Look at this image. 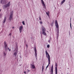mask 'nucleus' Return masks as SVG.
I'll list each match as a JSON object with an SVG mask.
<instances>
[{
  "label": "nucleus",
  "mask_w": 74,
  "mask_h": 74,
  "mask_svg": "<svg viewBox=\"0 0 74 74\" xmlns=\"http://www.w3.org/2000/svg\"><path fill=\"white\" fill-rule=\"evenodd\" d=\"M14 12L13 11H11L10 12V17L9 18V19L10 21H11V19H12V15L13 14V13Z\"/></svg>",
  "instance_id": "nucleus-6"
},
{
  "label": "nucleus",
  "mask_w": 74,
  "mask_h": 74,
  "mask_svg": "<svg viewBox=\"0 0 74 74\" xmlns=\"http://www.w3.org/2000/svg\"><path fill=\"white\" fill-rule=\"evenodd\" d=\"M1 9H0V12H1Z\"/></svg>",
  "instance_id": "nucleus-33"
},
{
  "label": "nucleus",
  "mask_w": 74,
  "mask_h": 74,
  "mask_svg": "<svg viewBox=\"0 0 74 74\" xmlns=\"http://www.w3.org/2000/svg\"><path fill=\"white\" fill-rule=\"evenodd\" d=\"M39 20L41 21V17L40 16L39 17Z\"/></svg>",
  "instance_id": "nucleus-25"
},
{
  "label": "nucleus",
  "mask_w": 74,
  "mask_h": 74,
  "mask_svg": "<svg viewBox=\"0 0 74 74\" xmlns=\"http://www.w3.org/2000/svg\"><path fill=\"white\" fill-rule=\"evenodd\" d=\"M71 18H70V20H71Z\"/></svg>",
  "instance_id": "nucleus-34"
},
{
  "label": "nucleus",
  "mask_w": 74,
  "mask_h": 74,
  "mask_svg": "<svg viewBox=\"0 0 74 74\" xmlns=\"http://www.w3.org/2000/svg\"><path fill=\"white\" fill-rule=\"evenodd\" d=\"M53 65L52 64L50 71V74H53Z\"/></svg>",
  "instance_id": "nucleus-7"
},
{
  "label": "nucleus",
  "mask_w": 74,
  "mask_h": 74,
  "mask_svg": "<svg viewBox=\"0 0 74 74\" xmlns=\"http://www.w3.org/2000/svg\"><path fill=\"white\" fill-rule=\"evenodd\" d=\"M40 34H41V36H42V35H41V32H40Z\"/></svg>",
  "instance_id": "nucleus-32"
},
{
  "label": "nucleus",
  "mask_w": 74,
  "mask_h": 74,
  "mask_svg": "<svg viewBox=\"0 0 74 74\" xmlns=\"http://www.w3.org/2000/svg\"><path fill=\"white\" fill-rule=\"evenodd\" d=\"M31 68L33 69H35V66L34 65L32 64L31 65Z\"/></svg>",
  "instance_id": "nucleus-18"
},
{
  "label": "nucleus",
  "mask_w": 74,
  "mask_h": 74,
  "mask_svg": "<svg viewBox=\"0 0 74 74\" xmlns=\"http://www.w3.org/2000/svg\"><path fill=\"white\" fill-rule=\"evenodd\" d=\"M65 1L66 0H63V1H62L61 2L60 5H62V4H63L65 2Z\"/></svg>",
  "instance_id": "nucleus-15"
},
{
  "label": "nucleus",
  "mask_w": 74,
  "mask_h": 74,
  "mask_svg": "<svg viewBox=\"0 0 74 74\" xmlns=\"http://www.w3.org/2000/svg\"><path fill=\"white\" fill-rule=\"evenodd\" d=\"M55 74H58V64L56 62L55 63Z\"/></svg>",
  "instance_id": "nucleus-8"
},
{
  "label": "nucleus",
  "mask_w": 74,
  "mask_h": 74,
  "mask_svg": "<svg viewBox=\"0 0 74 74\" xmlns=\"http://www.w3.org/2000/svg\"><path fill=\"white\" fill-rule=\"evenodd\" d=\"M7 53L6 51H3V54L4 56H5L6 55H7Z\"/></svg>",
  "instance_id": "nucleus-17"
},
{
  "label": "nucleus",
  "mask_w": 74,
  "mask_h": 74,
  "mask_svg": "<svg viewBox=\"0 0 74 74\" xmlns=\"http://www.w3.org/2000/svg\"><path fill=\"white\" fill-rule=\"evenodd\" d=\"M24 74H26V72L25 71H24Z\"/></svg>",
  "instance_id": "nucleus-30"
},
{
  "label": "nucleus",
  "mask_w": 74,
  "mask_h": 74,
  "mask_svg": "<svg viewBox=\"0 0 74 74\" xmlns=\"http://www.w3.org/2000/svg\"><path fill=\"white\" fill-rule=\"evenodd\" d=\"M34 50L35 51V56L37 59V49H36V47H35Z\"/></svg>",
  "instance_id": "nucleus-9"
},
{
  "label": "nucleus",
  "mask_w": 74,
  "mask_h": 74,
  "mask_svg": "<svg viewBox=\"0 0 74 74\" xmlns=\"http://www.w3.org/2000/svg\"><path fill=\"white\" fill-rule=\"evenodd\" d=\"M46 14L47 15V16H49V12H46Z\"/></svg>",
  "instance_id": "nucleus-19"
},
{
  "label": "nucleus",
  "mask_w": 74,
  "mask_h": 74,
  "mask_svg": "<svg viewBox=\"0 0 74 74\" xmlns=\"http://www.w3.org/2000/svg\"><path fill=\"white\" fill-rule=\"evenodd\" d=\"M11 3H10V2H9L7 4L5 5H3V8L5 9L7 7H8L10 6Z\"/></svg>",
  "instance_id": "nucleus-5"
},
{
  "label": "nucleus",
  "mask_w": 74,
  "mask_h": 74,
  "mask_svg": "<svg viewBox=\"0 0 74 74\" xmlns=\"http://www.w3.org/2000/svg\"><path fill=\"white\" fill-rule=\"evenodd\" d=\"M4 48L5 51H7V50H9V51H11V49H10L9 48H8V46H7V43L5 41L4 42Z\"/></svg>",
  "instance_id": "nucleus-3"
},
{
  "label": "nucleus",
  "mask_w": 74,
  "mask_h": 74,
  "mask_svg": "<svg viewBox=\"0 0 74 74\" xmlns=\"http://www.w3.org/2000/svg\"><path fill=\"white\" fill-rule=\"evenodd\" d=\"M39 22L40 24H42V22L40 21V22Z\"/></svg>",
  "instance_id": "nucleus-24"
},
{
  "label": "nucleus",
  "mask_w": 74,
  "mask_h": 74,
  "mask_svg": "<svg viewBox=\"0 0 74 74\" xmlns=\"http://www.w3.org/2000/svg\"><path fill=\"white\" fill-rule=\"evenodd\" d=\"M42 34L44 36H47V33L45 32V31L42 32Z\"/></svg>",
  "instance_id": "nucleus-16"
},
{
  "label": "nucleus",
  "mask_w": 74,
  "mask_h": 74,
  "mask_svg": "<svg viewBox=\"0 0 74 74\" xmlns=\"http://www.w3.org/2000/svg\"><path fill=\"white\" fill-rule=\"evenodd\" d=\"M12 29H14V27H12Z\"/></svg>",
  "instance_id": "nucleus-31"
},
{
  "label": "nucleus",
  "mask_w": 74,
  "mask_h": 74,
  "mask_svg": "<svg viewBox=\"0 0 74 74\" xmlns=\"http://www.w3.org/2000/svg\"><path fill=\"white\" fill-rule=\"evenodd\" d=\"M1 4H5L6 3V2L4 1V0H1Z\"/></svg>",
  "instance_id": "nucleus-13"
},
{
  "label": "nucleus",
  "mask_w": 74,
  "mask_h": 74,
  "mask_svg": "<svg viewBox=\"0 0 74 74\" xmlns=\"http://www.w3.org/2000/svg\"><path fill=\"white\" fill-rule=\"evenodd\" d=\"M42 32H45V31H46V29H45V27H44V26H42Z\"/></svg>",
  "instance_id": "nucleus-12"
},
{
  "label": "nucleus",
  "mask_w": 74,
  "mask_h": 74,
  "mask_svg": "<svg viewBox=\"0 0 74 74\" xmlns=\"http://www.w3.org/2000/svg\"><path fill=\"white\" fill-rule=\"evenodd\" d=\"M26 46L27 48V45H26Z\"/></svg>",
  "instance_id": "nucleus-29"
},
{
  "label": "nucleus",
  "mask_w": 74,
  "mask_h": 74,
  "mask_svg": "<svg viewBox=\"0 0 74 74\" xmlns=\"http://www.w3.org/2000/svg\"><path fill=\"white\" fill-rule=\"evenodd\" d=\"M22 23H23V25H25V21H23L22 22Z\"/></svg>",
  "instance_id": "nucleus-21"
},
{
  "label": "nucleus",
  "mask_w": 74,
  "mask_h": 74,
  "mask_svg": "<svg viewBox=\"0 0 74 74\" xmlns=\"http://www.w3.org/2000/svg\"><path fill=\"white\" fill-rule=\"evenodd\" d=\"M55 25L57 29V38L58 39V36H59V25H58V21L57 20H56L55 22Z\"/></svg>",
  "instance_id": "nucleus-1"
},
{
  "label": "nucleus",
  "mask_w": 74,
  "mask_h": 74,
  "mask_svg": "<svg viewBox=\"0 0 74 74\" xmlns=\"http://www.w3.org/2000/svg\"><path fill=\"white\" fill-rule=\"evenodd\" d=\"M29 71H30V70L27 69V72H29Z\"/></svg>",
  "instance_id": "nucleus-26"
},
{
  "label": "nucleus",
  "mask_w": 74,
  "mask_h": 74,
  "mask_svg": "<svg viewBox=\"0 0 74 74\" xmlns=\"http://www.w3.org/2000/svg\"><path fill=\"white\" fill-rule=\"evenodd\" d=\"M61 74H63V73H61Z\"/></svg>",
  "instance_id": "nucleus-35"
},
{
  "label": "nucleus",
  "mask_w": 74,
  "mask_h": 74,
  "mask_svg": "<svg viewBox=\"0 0 74 74\" xmlns=\"http://www.w3.org/2000/svg\"><path fill=\"white\" fill-rule=\"evenodd\" d=\"M23 25H21L19 27V30L20 31V33H22V29H23Z\"/></svg>",
  "instance_id": "nucleus-11"
},
{
  "label": "nucleus",
  "mask_w": 74,
  "mask_h": 74,
  "mask_svg": "<svg viewBox=\"0 0 74 74\" xmlns=\"http://www.w3.org/2000/svg\"><path fill=\"white\" fill-rule=\"evenodd\" d=\"M9 36H10V37H11V36H12V34H11V33H10L9 35H8Z\"/></svg>",
  "instance_id": "nucleus-20"
},
{
  "label": "nucleus",
  "mask_w": 74,
  "mask_h": 74,
  "mask_svg": "<svg viewBox=\"0 0 74 74\" xmlns=\"http://www.w3.org/2000/svg\"><path fill=\"white\" fill-rule=\"evenodd\" d=\"M6 17H5L4 18V19L3 20V23L4 24L5 22L6 21Z\"/></svg>",
  "instance_id": "nucleus-14"
},
{
  "label": "nucleus",
  "mask_w": 74,
  "mask_h": 74,
  "mask_svg": "<svg viewBox=\"0 0 74 74\" xmlns=\"http://www.w3.org/2000/svg\"><path fill=\"white\" fill-rule=\"evenodd\" d=\"M41 3L42 4V5L43 7H44V8L45 9V8H46V7H45V4L44 2V1H43V0H41Z\"/></svg>",
  "instance_id": "nucleus-10"
},
{
  "label": "nucleus",
  "mask_w": 74,
  "mask_h": 74,
  "mask_svg": "<svg viewBox=\"0 0 74 74\" xmlns=\"http://www.w3.org/2000/svg\"><path fill=\"white\" fill-rule=\"evenodd\" d=\"M44 64L43 65V66H42V71H43V70H44Z\"/></svg>",
  "instance_id": "nucleus-22"
},
{
  "label": "nucleus",
  "mask_w": 74,
  "mask_h": 74,
  "mask_svg": "<svg viewBox=\"0 0 74 74\" xmlns=\"http://www.w3.org/2000/svg\"><path fill=\"white\" fill-rule=\"evenodd\" d=\"M46 57L47 58H48V61H49V63L47 66L46 69V70H47V68H48V66H49V64H50V56H49V55L48 53V52H47V51H46Z\"/></svg>",
  "instance_id": "nucleus-2"
},
{
  "label": "nucleus",
  "mask_w": 74,
  "mask_h": 74,
  "mask_svg": "<svg viewBox=\"0 0 74 74\" xmlns=\"http://www.w3.org/2000/svg\"><path fill=\"white\" fill-rule=\"evenodd\" d=\"M14 51H15L13 53L14 56H15L16 58V55H17L18 53V46H16V48H15Z\"/></svg>",
  "instance_id": "nucleus-4"
},
{
  "label": "nucleus",
  "mask_w": 74,
  "mask_h": 74,
  "mask_svg": "<svg viewBox=\"0 0 74 74\" xmlns=\"http://www.w3.org/2000/svg\"><path fill=\"white\" fill-rule=\"evenodd\" d=\"M70 27L71 28V23H70Z\"/></svg>",
  "instance_id": "nucleus-27"
},
{
  "label": "nucleus",
  "mask_w": 74,
  "mask_h": 74,
  "mask_svg": "<svg viewBox=\"0 0 74 74\" xmlns=\"http://www.w3.org/2000/svg\"><path fill=\"white\" fill-rule=\"evenodd\" d=\"M50 41H51V40H49L48 41V42H50Z\"/></svg>",
  "instance_id": "nucleus-28"
},
{
  "label": "nucleus",
  "mask_w": 74,
  "mask_h": 74,
  "mask_svg": "<svg viewBox=\"0 0 74 74\" xmlns=\"http://www.w3.org/2000/svg\"><path fill=\"white\" fill-rule=\"evenodd\" d=\"M49 47H50V46L49 45H48L47 46V48H49Z\"/></svg>",
  "instance_id": "nucleus-23"
}]
</instances>
